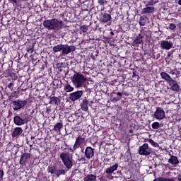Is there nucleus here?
Here are the masks:
<instances>
[{
  "instance_id": "e433bc0d",
  "label": "nucleus",
  "mask_w": 181,
  "mask_h": 181,
  "mask_svg": "<svg viewBox=\"0 0 181 181\" xmlns=\"http://www.w3.org/2000/svg\"><path fill=\"white\" fill-rule=\"evenodd\" d=\"M98 4H99V5H104L105 2L104 1V0H98Z\"/></svg>"
},
{
  "instance_id": "79ce46f5",
  "label": "nucleus",
  "mask_w": 181,
  "mask_h": 181,
  "mask_svg": "<svg viewBox=\"0 0 181 181\" xmlns=\"http://www.w3.org/2000/svg\"><path fill=\"white\" fill-rule=\"evenodd\" d=\"M69 149V151H71V152H74V151H76V149H74V144L73 148H70Z\"/></svg>"
},
{
  "instance_id": "4c0bfd02",
  "label": "nucleus",
  "mask_w": 181,
  "mask_h": 181,
  "mask_svg": "<svg viewBox=\"0 0 181 181\" xmlns=\"http://www.w3.org/2000/svg\"><path fill=\"white\" fill-rule=\"evenodd\" d=\"M153 1H148L146 6H149V5H154Z\"/></svg>"
},
{
  "instance_id": "0eeeda50",
  "label": "nucleus",
  "mask_w": 181,
  "mask_h": 181,
  "mask_svg": "<svg viewBox=\"0 0 181 181\" xmlns=\"http://www.w3.org/2000/svg\"><path fill=\"white\" fill-rule=\"evenodd\" d=\"M118 169V164H115L113 165H111L110 167L106 168L105 173H106V177L109 179L110 180H112V173L115 172Z\"/></svg>"
},
{
  "instance_id": "f8f14e48",
  "label": "nucleus",
  "mask_w": 181,
  "mask_h": 181,
  "mask_svg": "<svg viewBox=\"0 0 181 181\" xmlns=\"http://www.w3.org/2000/svg\"><path fill=\"white\" fill-rule=\"evenodd\" d=\"M74 50H76L74 45L69 46L67 45H63L62 54H69V53H71V52H74Z\"/></svg>"
},
{
  "instance_id": "aec40b11",
  "label": "nucleus",
  "mask_w": 181,
  "mask_h": 181,
  "mask_svg": "<svg viewBox=\"0 0 181 181\" xmlns=\"http://www.w3.org/2000/svg\"><path fill=\"white\" fill-rule=\"evenodd\" d=\"M22 132H23V130H22L21 127H16L13 131L12 137L16 138V136H19Z\"/></svg>"
},
{
  "instance_id": "37998d69",
  "label": "nucleus",
  "mask_w": 181,
  "mask_h": 181,
  "mask_svg": "<svg viewBox=\"0 0 181 181\" xmlns=\"http://www.w3.org/2000/svg\"><path fill=\"white\" fill-rule=\"evenodd\" d=\"M117 95H119V97H122V93H121V92H118L117 93Z\"/></svg>"
},
{
  "instance_id": "423d86ee",
  "label": "nucleus",
  "mask_w": 181,
  "mask_h": 181,
  "mask_svg": "<svg viewBox=\"0 0 181 181\" xmlns=\"http://www.w3.org/2000/svg\"><path fill=\"white\" fill-rule=\"evenodd\" d=\"M28 115L25 114L21 117L19 116H15L13 118L14 124L16 125H18V127H21V125H25L28 122Z\"/></svg>"
},
{
  "instance_id": "393cba45",
  "label": "nucleus",
  "mask_w": 181,
  "mask_h": 181,
  "mask_svg": "<svg viewBox=\"0 0 181 181\" xmlns=\"http://www.w3.org/2000/svg\"><path fill=\"white\" fill-rule=\"evenodd\" d=\"M96 180H97V176L93 174H89L87 175V177H85L83 178V181H96Z\"/></svg>"
},
{
  "instance_id": "c756f323",
  "label": "nucleus",
  "mask_w": 181,
  "mask_h": 181,
  "mask_svg": "<svg viewBox=\"0 0 181 181\" xmlns=\"http://www.w3.org/2000/svg\"><path fill=\"white\" fill-rule=\"evenodd\" d=\"M59 103H60V100L57 97L51 98V104H56L57 105Z\"/></svg>"
},
{
  "instance_id": "72a5a7b5",
  "label": "nucleus",
  "mask_w": 181,
  "mask_h": 181,
  "mask_svg": "<svg viewBox=\"0 0 181 181\" xmlns=\"http://www.w3.org/2000/svg\"><path fill=\"white\" fill-rule=\"evenodd\" d=\"M4 180V170H0V181Z\"/></svg>"
},
{
  "instance_id": "c85d7f7f",
  "label": "nucleus",
  "mask_w": 181,
  "mask_h": 181,
  "mask_svg": "<svg viewBox=\"0 0 181 181\" xmlns=\"http://www.w3.org/2000/svg\"><path fill=\"white\" fill-rule=\"evenodd\" d=\"M140 26H145L146 23V19L144 16H141L139 21Z\"/></svg>"
},
{
  "instance_id": "b1692460",
  "label": "nucleus",
  "mask_w": 181,
  "mask_h": 181,
  "mask_svg": "<svg viewBox=\"0 0 181 181\" xmlns=\"http://www.w3.org/2000/svg\"><path fill=\"white\" fill-rule=\"evenodd\" d=\"M142 39H144L142 35L139 34L136 38L133 41V45H141L142 43Z\"/></svg>"
},
{
  "instance_id": "2f4dec72",
  "label": "nucleus",
  "mask_w": 181,
  "mask_h": 181,
  "mask_svg": "<svg viewBox=\"0 0 181 181\" xmlns=\"http://www.w3.org/2000/svg\"><path fill=\"white\" fill-rule=\"evenodd\" d=\"M21 1H25V0H8V1L11 4H13V5H18L19 2H21Z\"/></svg>"
},
{
  "instance_id": "a878e982",
  "label": "nucleus",
  "mask_w": 181,
  "mask_h": 181,
  "mask_svg": "<svg viewBox=\"0 0 181 181\" xmlns=\"http://www.w3.org/2000/svg\"><path fill=\"white\" fill-rule=\"evenodd\" d=\"M64 90L66 93H71V91H74V87L71 86L69 83H66L64 86Z\"/></svg>"
},
{
  "instance_id": "cd10ccee",
  "label": "nucleus",
  "mask_w": 181,
  "mask_h": 181,
  "mask_svg": "<svg viewBox=\"0 0 181 181\" xmlns=\"http://www.w3.org/2000/svg\"><path fill=\"white\" fill-rule=\"evenodd\" d=\"M153 181H175V179L173 178H165L163 177H160L154 179Z\"/></svg>"
},
{
  "instance_id": "ddd939ff",
  "label": "nucleus",
  "mask_w": 181,
  "mask_h": 181,
  "mask_svg": "<svg viewBox=\"0 0 181 181\" xmlns=\"http://www.w3.org/2000/svg\"><path fill=\"white\" fill-rule=\"evenodd\" d=\"M84 142H86V139L81 137V136H78L75 141L74 149H78V148H80V146H81Z\"/></svg>"
},
{
  "instance_id": "4be33fe9",
  "label": "nucleus",
  "mask_w": 181,
  "mask_h": 181,
  "mask_svg": "<svg viewBox=\"0 0 181 181\" xmlns=\"http://www.w3.org/2000/svg\"><path fill=\"white\" fill-rule=\"evenodd\" d=\"M81 107L82 111L87 112L88 111V100L87 99H84L81 104Z\"/></svg>"
},
{
  "instance_id": "6ab92c4d",
  "label": "nucleus",
  "mask_w": 181,
  "mask_h": 181,
  "mask_svg": "<svg viewBox=\"0 0 181 181\" xmlns=\"http://www.w3.org/2000/svg\"><path fill=\"white\" fill-rule=\"evenodd\" d=\"M160 76L161 77V78L163 80H165V81H166L168 83L172 81L173 78H172V77H170V75H169L168 73L166 72H161L160 74Z\"/></svg>"
},
{
  "instance_id": "f3484780",
  "label": "nucleus",
  "mask_w": 181,
  "mask_h": 181,
  "mask_svg": "<svg viewBox=\"0 0 181 181\" xmlns=\"http://www.w3.org/2000/svg\"><path fill=\"white\" fill-rule=\"evenodd\" d=\"M168 163H171V165L176 167L179 165V159H177V156L170 155V158L168 159Z\"/></svg>"
},
{
  "instance_id": "a211bd4d",
  "label": "nucleus",
  "mask_w": 181,
  "mask_h": 181,
  "mask_svg": "<svg viewBox=\"0 0 181 181\" xmlns=\"http://www.w3.org/2000/svg\"><path fill=\"white\" fill-rule=\"evenodd\" d=\"M30 158V154L29 153H24L21 156V160H20V165H25L26 162H28V159Z\"/></svg>"
},
{
  "instance_id": "6e6552de",
  "label": "nucleus",
  "mask_w": 181,
  "mask_h": 181,
  "mask_svg": "<svg viewBox=\"0 0 181 181\" xmlns=\"http://www.w3.org/2000/svg\"><path fill=\"white\" fill-rule=\"evenodd\" d=\"M139 155H144V156H148V155H151V148L148 144H144L143 146L139 147Z\"/></svg>"
},
{
  "instance_id": "c03bdc74",
  "label": "nucleus",
  "mask_w": 181,
  "mask_h": 181,
  "mask_svg": "<svg viewBox=\"0 0 181 181\" xmlns=\"http://www.w3.org/2000/svg\"><path fill=\"white\" fill-rule=\"evenodd\" d=\"M177 180L181 181V175L177 176Z\"/></svg>"
},
{
  "instance_id": "49530a36",
  "label": "nucleus",
  "mask_w": 181,
  "mask_h": 181,
  "mask_svg": "<svg viewBox=\"0 0 181 181\" xmlns=\"http://www.w3.org/2000/svg\"><path fill=\"white\" fill-rule=\"evenodd\" d=\"M171 38L172 37L170 36H168L166 39H167V40H169V39H171Z\"/></svg>"
},
{
  "instance_id": "9b49d317",
  "label": "nucleus",
  "mask_w": 181,
  "mask_h": 181,
  "mask_svg": "<svg viewBox=\"0 0 181 181\" xmlns=\"http://www.w3.org/2000/svg\"><path fill=\"white\" fill-rule=\"evenodd\" d=\"M160 47L165 50H170L173 47V42L172 41L162 40L160 41Z\"/></svg>"
},
{
  "instance_id": "58836bf2",
  "label": "nucleus",
  "mask_w": 181,
  "mask_h": 181,
  "mask_svg": "<svg viewBox=\"0 0 181 181\" xmlns=\"http://www.w3.org/2000/svg\"><path fill=\"white\" fill-rule=\"evenodd\" d=\"M86 159L85 157H81L79 158V162H86Z\"/></svg>"
},
{
  "instance_id": "a19ab883",
  "label": "nucleus",
  "mask_w": 181,
  "mask_h": 181,
  "mask_svg": "<svg viewBox=\"0 0 181 181\" xmlns=\"http://www.w3.org/2000/svg\"><path fill=\"white\" fill-rule=\"evenodd\" d=\"M150 143H151L152 145H158V144L155 143V141H153L152 139L150 140Z\"/></svg>"
},
{
  "instance_id": "8fccbe9b",
  "label": "nucleus",
  "mask_w": 181,
  "mask_h": 181,
  "mask_svg": "<svg viewBox=\"0 0 181 181\" xmlns=\"http://www.w3.org/2000/svg\"><path fill=\"white\" fill-rule=\"evenodd\" d=\"M177 74H180V71H177Z\"/></svg>"
},
{
  "instance_id": "f704fd0d",
  "label": "nucleus",
  "mask_w": 181,
  "mask_h": 181,
  "mask_svg": "<svg viewBox=\"0 0 181 181\" xmlns=\"http://www.w3.org/2000/svg\"><path fill=\"white\" fill-rule=\"evenodd\" d=\"M168 73H169L170 74H172L173 76H175V75H177V74H176V72H175V70L170 69V71H168Z\"/></svg>"
},
{
  "instance_id": "de8ad7c7",
  "label": "nucleus",
  "mask_w": 181,
  "mask_h": 181,
  "mask_svg": "<svg viewBox=\"0 0 181 181\" xmlns=\"http://www.w3.org/2000/svg\"><path fill=\"white\" fill-rule=\"evenodd\" d=\"M178 5H181V0L178 1Z\"/></svg>"
},
{
  "instance_id": "9d476101",
  "label": "nucleus",
  "mask_w": 181,
  "mask_h": 181,
  "mask_svg": "<svg viewBox=\"0 0 181 181\" xmlns=\"http://www.w3.org/2000/svg\"><path fill=\"white\" fill-rule=\"evenodd\" d=\"M83 90H78L76 92H74L70 94L69 99L71 101H76V100H79V98H81L83 97Z\"/></svg>"
},
{
  "instance_id": "f03ea898",
  "label": "nucleus",
  "mask_w": 181,
  "mask_h": 181,
  "mask_svg": "<svg viewBox=\"0 0 181 181\" xmlns=\"http://www.w3.org/2000/svg\"><path fill=\"white\" fill-rule=\"evenodd\" d=\"M71 83H73L75 88H80L83 87V84L87 81V78L82 74L74 72V74L71 78Z\"/></svg>"
},
{
  "instance_id": "dca6fc26",
  "label": "nucleus",
  "mask_w": 181,
  "mask_h": 181,
  "mask_svg": "<svg viewBox=\"0 0 181 181\" xmlns=\"http://www.w3.org/2000/svg\"><path fill=\"white\" fill-rule=\"evenodd\" d=\"M100 23H107V22H110L111 21V15L104 13L100 18Z\"/></svg>"
},
{
  "instance_id": "a18cd8bd",
  "label": "nucleus",
  "mask_w": 181,
  "mask_h": 181,
  "mask_svg": "<svg viewBox=\"0 0 181 181\" xmlns=\"http://www.w3.org/2000/svg\"><path fill=\"white\" fill-rule=\"evenodd\" d=\"M28 52H30L31 53H33V49H28Z\"/></svg>"
},
{
  "instance_id": "7ed1b4c3",
  "label": "nucleus",
  "mask_w": 181,
  "mask_h": 181,
  "mask_svg": "<svg viewBox=\"0 0 181 181\" xmlns=\"http://www.w3.org/2000/svg\"><path fill=\"white\" fill-rule=\"evenodd\" d=\"M59 157L66 169H71L73 168V156L70 153L63 152L60 154Z\"/></svg>"
},
{
  "instance_id": "c9c22d12",
  "label": "nucleus",
  "mask_w": 181,
  "mask_h": 181,
  "mask_svg": "<svg viewBox=\"0 0 181 181\" xmlns=\"http://www.w3.org/2000/svg\"><path fill=\"white\" fill-rule=\"evenodd\" d=\"M13 83H10L8 85V88H10V90H13Z\"/></svg>"
},
{
  "instance_id": "2eb2a0df",
  "label": "nucleus",
  "mask_w": 181,
  "mask_h": 181,
  "mask_svg": "<svg viewBox=\"0 0 181 181\" xmlns=\"http://www.w3.org/2000/svg\"><path fill=\"white\" fill-rule=\"evenodd\" d=\"M85 156L86 159H91L94 156V149L93 148L88 146L85 150Z\"/></svg>"
},
{
  "instance_id": "4468645a",
  "label": "nucleus",
  "mask_w": 181,
  "mask_h": 181,
  "mask_svg": "<svg viewBox=\"0 0 181 181\" xmlns=\"http://www.w3.org/2000/svg\"><path fill=\"white\" fill-rule=\"evenodd\" d=\"M168 84H169L170 90H172V91H179V90H180L179 84H177V82L174 79L170 81Z\"/></svg>"
},
{
  "instance_id": "5701e85b",
  "label": "nucleus",
  "mask_w": 181,
  "mask_h": 181,
  "mask_svg": "<svg viewBox=\"0 0 181 181\" xmlns=\"http://www.w3.org/2000/svg\"><path fill=\"white\" fill-rule=\"evenodd\" d=\"M62 129H63V123L62 122L57 123L54 126V131H55L57 134H60Z\"/></svg>"
},
{
  "instance_id": "3c124183",
  "label": "nucleus",
  "mask_w": 181,
  "mask_h": 181,
  "mask_svg": "<svg viewBox=\"0 0 181 181\" xmlns=\"http://www.w3.org/2000/svg\"><path fill=\"white\" fill-rule=\"evenodd\" d=\"M153 145H154V146H155V145H156V144H153Z\"/></svg>"
},
{
  "instance_id": "39448f33",
  "label": "nucleus",
  "mask_w": 181,
  "mask_h": 181,
  "mask_svg": "<svg viewBox=\"0 0 181 181\" xmlns=\"http://www.w3.org/2000/svg\"><path fill=\"white\" fill-rule=\"evenodd\" d=\"M11 104L13 105V110H14V111H19V110L23 108L26 105V104H28V101L18 100L13 101Z\"/></svg>"
},
{
  "instance_id": "f257e3e1",
  "label": "nucleus",
  "mask_w": 181,
  "mask_h": 181,
  "mask_svg": "<svg viewBox=\"0 0 181 181\" xmlns=\"http://www.w3.org/2000/svg\"><path fill=\"white\" fill-rule=\"evenodd\" d=\"M42 25L45 29H48V30H54L55 32L60 30V29H63V26H64L62 20L59 21L56 18L46 20L43 22Z\"/></svg>"
},
{
  "instance_id": "1a4fd4ad",
  "label": "nucleus",
  "mask_w": 181,
  "mask_h": 181,
  "mask_svg": "<svg viewBox=\"0 0 181 181\" xmlns=\"http://www.w3.org/2000/svg\"><path fill=\"white\" fill-rule=\"evenodd\" d=\"M154 118L156 119H163L165 118V110L161 107H156V110L154 112Z\"/></svg>"
},
{
  "instance_id": "ea45409f",
  "label": "nucleus",
  "mask_w": 181,
  "mask_h": 181,
  "mask_svg": "<svg viewBox=\"0 0 181 181\" xmlns=\"http://www.w3.org/2000/svg\"><path fill=\"white\" fill-rule=\"evenodd\" d=\"M81 30H82V31L83 32H87V27H86V26H82L81 27Z\"/></svg>"
},
{
  "instance_id": "bb28decb",
  "label": "nucleus",
  "mask_w": 181,
  "mask_h": 181,
  "mask_svg": "<svg viewBox=\"0 0 181 181\" xmlns=\"http://www.w3.org/2000/svg\"><path fill=\"white\" fill-rule=\"evenodd\" d=\"M53 51L54 53H57V52H62L63 51V45H57L53 47Z\"/></svg>"
},
{
  "instance_id": "7c9ffc66",
  "label": "nucleus",
  "mask_w": 181,
  "mask_h": 181,
  "mask_svg": "<svg viewBox=\"0 0 181 181\" xmlns=\"http://www.w3.org/2000/svg\"><path fill=\"white\" fill-rule=\"evenodd\" d=\"M151 127L153 129H159V127H160L159 124V122H155L151 124Z\"/></svg>"
},
{
  "instance_id": "473e14b6",
  "label": "nucleus",
  "mask_w": 181,
  "mask_h": 181,
  "mask_svg": "<svg viewBox=\"0 0 181 181\" xmlns=\"http://www.w3.org/2000/svg\"><path fill=\"white\" fill-rule=\"evenodd\" d=\"M168 29H170V30H175V29H176V25L175 23H170L168 24Z\"/></svg>"
},
{
  "instance_id": "09e8293b",
  "label": "nucleus",
  "mask_w": 181,
  "mask_h": 181,
  "mask_svg": "<svg viewBox=\"0 0 181 181\" xmlns=\"http://www.w3.org/2000/svg\"><path fill=\"white\" fill-rule=\"evenodd\" d=\"M121 98H116L115 99V101H118L119 100H120Z\"/></svg>"
},
{
  "instance_id": "412c9836",
  "label": "nucleus",
  "mask_w": 181,
  "mask_h": 181,
  "mask_svg": "<svg viewBox=\"0 0 181 181\" xmlns=\"http://www.w3.org/2000/svg\"><path fill=\"white\" fill-rule=\"evenodd\" d=\"M155 11V8L153 6H147L142 9L141 13L144 15L145 13H153Z\"/></svg>"
},
{
  "instance_id": "20e7f679",
  "label": "nucleus",
  "mask_w": 181,
  "mask_h": 181,
  "mask_svg": "<svg viewBox=\"0 0 181 181\" xmlns=\"http://www.w3.org/2000/svg\"><path fill=\"white\" fill-rule=\"evenodd\" d=\"M48 173H51V175H54L57 177H60L62 175H66V172L67 170L64 169H57L54 165H49L47 168Z\"/></svg>"
}]
</instances>
